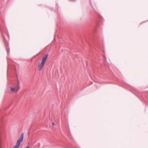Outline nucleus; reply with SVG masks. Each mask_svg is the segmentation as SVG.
<instances>
[{
    "label": "nucleus",
    "mask_w": 148,
    "mask_h": 148,
    "mask_svg": "<svg viewBox=\"0 0 148 148\" xmlns=\"http://www.w3.org/2000/svg\"><path fill=\"white\" fill-rule=\"evenodd\" d=\"M48 56V54H46L45 56L42 58L41 62L40 63H38V70L39 71H40L42 69L45 62L47 60Z\"/></svg>",
    "instance_id": "f257e3e1"
},
{
    "label": "nucleus",
    "mask_w": 148,
    "mask_h": 148,
    "mask_svg": "<svg viewBox=\"0 0 148 148\" xmlns=\"http://www.w3.org/2000/svg\"><path fill=\"white\" fill-rule=\"evenodd\" d=\"M24 133H22L21 135L20 138L16 142V144L20 146L21 143L23 141L24 138Z\"/></svg>",
    "instance_id": "f03ea898"
},
{
    "label": "nucleus",
    "mask_w": 148,
    "mask_h": 148,
    "mask_svg": "<svg viewBox=\"0 0 148 148\" xmlns=\"http://www.w3.org/2000/svg\"><path fill=\"white\" fill-rule=\"evenodd\" d=\"M19 146L17 145L16 144L15 145L13 148H18Z\"/></svg>",
    "instance_id": "7ed1b4c3"
},
{
    "label": "nucleus",
    "mask_w": 148,
    "mask_h": 148,
    "mask_svg": "<svg viewBox=\"0 0 148 148\" xmlns=\"http://www.w3.org/2000/svg\"><path fill=\"white\" fill-rule=\"evenodd\" d=\"M10 90H11V91H14L15 90V89H14V88H13L12 87H11Z\"/></svg>",
    "instance_id": "20e7f679"
},
{
    "label": "nucleus",
    "mask_w": 148,
    "mask_h": 148,
    "mask_svg": "<svg viewBox=\"0 0 148 148\" xmlns=\"http://www.w3.org/2000/svg\"><path fill=\"white\" fill-rule=\"evenodd\" d=\"M18 89H16V90H15V92H17L18 91Z\"/></svg>",
    "instance_id": "39448f33"
},
{
    "label": "nucleus",
    "mask_w": 148,
    "mask_h": 148,
    "mask_svg": "<svg viewBox=\"0 0 148 148\" xmlns=\"http://www.w3.org/2000/svg\"><path fill=\"white\" fill-rule=\"evenodd\" d=\"M52 125H55V123H52Z\"/></svg>",
    "instance_id": "423d86ee"
},
{
    "label": "nucleus",
    "mask_w": 148,
    "mask_h": 148,
    "mask_svg": "<svg viewBox=\"0 0 148 148\" xmlns=\"http://www.w3.org/2000/svg\"><path fill=\"white\" fill-rule=\"evenodd\" d=\"M26 148H29V146H27L26 147Z\"/></svg>",
    "instance_id": "0eeeda50"
}]
</instances>
